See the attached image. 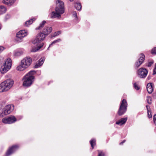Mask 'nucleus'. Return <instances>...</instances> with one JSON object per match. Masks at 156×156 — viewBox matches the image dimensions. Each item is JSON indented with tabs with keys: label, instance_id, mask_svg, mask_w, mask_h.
I'll return each instance as SVG.
<instances>
[{
	"label": "nucleus",
	"instance_id": "obj_1",
	"mask_svg": "<svg viewBox=\"0 0 156 156\" xmlns=\"http://www.w3.org/2000/svg\"><path fill=\"white\" fill-rule=\"evenodd\" d=\"M56 7L55 8V12H52L51 13V18L60 17L61 15L64 12V2L60 0L56 2Z\"/></svg>",
	"mask_w": 156,
	"mask_h": 156
},
{
	"label": "nucleus",
	"instance_id": "obj_2",
	"mask_svg": "<svg viewBox=\"0 0 156 156\" xmlns=\"http://www.w3.org/2000/svg\"><path fill=\"white\" fill-rule=\"evenodd\" d=\"M14 82L11 79H8L0 84V92H3L8 91L12 87Z\"/></svg>",
	"mask_w": 156,
	"mask_h": 156
},
{
	"label": "nucleus",
	"instance_id": "obj_3",
	"mask_svg": "<svg viewBox=\"0 0 156 156\" xmlns=\"http://www.w3.org/2000/svg\"><path fill=\"white\" fill-rule=\"evenodd\" d=\"M35 73L34 71H30L23 77V85L24 86L28 87L32 84L34 79V75Z\"/></svg>",
	"mask_w": 156,
	"mask_h": 156
},
{
	"label": "nucleus",
	"instance_id": "obj_4",
	"mask_svg": "<svg viewBox=\"0 0 156 156\" xmlns=\"http://www.w3.org/2000/svg\"><path fill=\"white\" fill-rule=\"evenodd\" d=\"M32 61L31 58L29 57L24 58L21 61L20 65L17 67V70L19 71L24 70L30 65Z\"/></svg>",
	"mask_w": 156,
	"mask_h": 156
},
{
	"label": "nucleus",
	"instance_id": "obj_5",
	"mask_svg": "<svg viewBox=\"0 0 156 156\" xmlns=\"http://www.w3.org/2000/svg\"><path fill=\"white\" fill-rule=\"evenodd\" d=\"M12 61L10 58H8L2 66L0 69V72L2 74L7 73L11 68Z\"/></svg>",
	"mask_w": 156,
	"mask_h": 156
},
{
	"label": "nucleus",
	"instance_id": "obj_6",
	"mask_svg": "<svg viewBox=\"0 0 156 156\" xmlns=\"http://www.w3.org/2000/svg\"><path fill=\"white\" fill-rule=\"evenodd\" d=\"M127 107V103L126 100L123 99L121 103L118 113L119 115H123L126 111Z\"/></svg>",
	"mask_w": 156,
	"mask_h": 156
},
{
	"label": "nucleus",
	"instance_id": "obj_7",
	"mask_svg": "<svg viewBox=\"0 0 156 156\" xmlns=\"http://www.w3.org/2000/svg\"><path fill=\"white\" fill-rule=\"evenodd\" d=\"M45 36L43 33H39L37 36L36 38L32 41L33 43L36 45L39 44V43L45 38Z\"/></svg>",
	"mask_w": 156,
	"mask_h": 156
},
{
	"label": "nucleus",
	"instance_id": "obj_8",
	"mask_svg": "<svg viewBox=\"0 0 156 156\" xmlns=\"http://www.w3.org/2000/svg\"><path fill=\"white\" fill-rule=\"evenodd\" d=\"M13 106L11 105H6L4 108L3 112L0 114V117H2L10 114L13 110Z\"/></svg>",
	"mask_w": 156,
	"mask_h": 156
},
{
	"label": "nucleus",
	"instance_id": "obj_9",
	"mask_svg": "<svg viewBox=\"0 0 156 156\" xmlns=\"http://www.w3.org/2000/svg\"><path fill=\"white\" fill-rule=\"evenodd\" d=\"M148 73L147 70L145 68H141L137 71V74L138 77L141 78H145Z\"/></svg>",
	"mask_w": 156,
	"mask_h": 156
},
{
	"label": "nucleus",
	"instance_id": "obj_10",
	"mask_svg": "<svg viewBox=\"0 0 156 156\" xmlns=\"http://www.w3.org/2000/svg\"><path fill=\"white\" fill-rule=\"evenodd\" d=\"M16 121V118L12 115H11L8 117L4 118L2 120V122L5 124H11Z\"/></svg>",
	"mask_w": 156,
	"mask_h": 156
},
{
	"label": "nucleus",
	"instance_id": "obj_11",
	"mask_svg": "<svg viewBox=\"0 0 156 156\" xmlns=\"http://www.w3.org/2000/svg\"><path fill=\"white\" fill-rule=\"evenodd\" d=\"M145 56L143 54H141L140 55V58L136 62L135 66L136 68H138L143 63L145 60Z\"/></svg>",
	"mask_w": 156,
	"mask_h": 156
},
{
	"label": "nucleus",
	"instance_id": "obj_12",
	"mask_svg": "<svg viewBox=\"0 0 156 156\" xmlns=\"http://www.w3.org/2000/svg\"><path fill=\"white\" fill-rule=\"evenodd\" d=\"M27 31L26 30H22L18 32L16 34V37L20 39H21L26 37L27 35Z\"/></svg>",
	"mask_w": 156,
	"mask_h": 156
},
{
	"label": "nucleus",
	"instance_id": "obj_13",
	"mask_svg": "<svg viewBox=\"0 0 156 156\" xmlns=\"http://www.w3.org/2000/svg\"><path fill=\"white\" fill-rule=\"evenodd\" d=\"M19 147L18 145H13L10 147L6 153V155L7 156L11 154L16 151Z\"/></svg>",
	"mask_w": 156,
	"mask_h": 156
},
{
	"label": "nucleus",
	"instance_id": "obj_14",
	"mask_svg": "<svg viewBox=\"0 0 156 156\" xmlns=\"http://www.w3.org/2000/svg\"><path fill=\"white\" fill-rule=\"evenodd\" d=\"M44 60V57L41 58L37 62L34 66V67L35 68H37L41 66L43 63Z\"/></svg>",
	"mask_w": 156,
	"mask_h": 156
},
{
	"label": "nucleus",
	"instance_id": "obj_15",
	"mask_svg": "<svg viewBox=\"0 0 156 156\" xmlns=\"http://www.w3.org/2000/svg\"><path fill=\"white\" fill-rule=\"evenodd\" d=\"M52 30L51 27H46L43 29V32L45 35H48L52 31Z\"/></svg>",
	"mask_w": 156,
	"mask_h": 156
},
{
	"label": "nucleus",
	"instance_id": "obj_16",
	"mask_svg": "<svg viewBox=\"0 0 156 156\" xmlns=\"http://www.w3.org/2000/svg\"><path fill=\"white\" fill-rule=\"evenodd\" d=\"M147 89L148 92L149 94H151L153 91V86L151 83H148L147 86Z\"/></svg>",
	"mask_w": 156,
	"mask_h": 156
},
{
	"label": "nucleus",
	"instance_id": "obj_17",
	"mask_svg": "<svg viewBox=\"0 0 156 156\" xmlns=\"http://www.w3.org/2000/svg\"><path fill=\"white\" fill-rule=\"evenodd\" d=\"M127 119V118L126 117L125 118H122L117 121L116 122V124L120 126L123 125L126 122Z\"/></svg>",
	"mask_w": 156,
	"mask_h": 156
},
{
	"label": "nucleus",
	"instance_id": "obj_18",
	"mask_svg": "<svg viewBox=\"0 0 156 156\" xmlns=\"http://www.w3.org/2000/svg\"><path fill=\"white\" fill-rule=\"evenodd\" d=\"M38 45H38H37V47L32 48L31 50V51L32 52H35L37 51L43 46L44 44L43 43H41Z\"/></svg>",
	"mask_w": 156,
	"mask_h": 156
},
{
	"label": "nucleus",
	"instance_id": "obj_19",
	"mask_svg": "<svg viewBox=\"0 0 156 156\" xmlns=\"http://www.w3.org/2000/svg\"><path fill=\"white\" fill-rule=\"evenodd\" d=\"M16 0H3V3L8 5H12Z\"/></svg>",
	"mask_w": 156,
	"mask_h": 156
},
{
	"label": "nucleus",
	"instance_id": "obj_20",
	"mask_svg": "<svg viewBox=\"0 0 156 156\" xmlns=\"http://www.w3.org/2000/svg\"><path fill=\"white\" fill-rule=\"evenodd\" d=\"M75 7L78 11H80L82 8L81 4L78 2L74 3Z\"/></svg>",
	"mask_w": 156,
	"mask_h": 156
},
{
	"label": "nucleus",
	"instance_id": "obj_21",
	"mask_svg": "<svg viewBox=\"0 0 156 156\" xmlns=\"http://www.w3.org/2000/svg\"><path fill=\"white\" fill-rule=\"evenodd\" d=\"M35 20V19H31L27 21H26L25 23V26L28 27V26L30 25L33 22V21Z\"/></svg>",
	"mask_w": 156,
	"mask_h": 156
},
{
	"label": "nucleus",
	"instance_id": "obj_22",
	"mask_svg": "<svg viewBox=\"0 0 156 156\" xmlns=\"http://www.w3.org/2000/svg\"><path fill=\"white\" fill-rule=\"evenodd\" d=\"M6 10V8L3 6H0V14L5 13Z\"/></svg>",
	"mask_w": 156,
	"mask_h": 156
},
{
	"label": "nucleus",
	"instance_id": "obj_23",
	"mask_svg": "<svg viewBox=\"0 0 156 156\" xmlns=\"http://www.w3.org/2000/svg\"><path fill=\"white\" fill-rule=\"evenodd\" d=\"M146 107L147 110L148 117L149 118H151L152 116V115L151 114V111L149 110V106L147 105L146 106Z\"/></svg>",
	"mask_w": 156,
	"mask_h": 156
},
{
	"label": "nucleus",
	"instance_id": "obj_24",
	"mask_svg": "<svg viewBox=\"0 0 156 156\" xmlns=\"http://www.w3.org/2000/svg\"><path fill=\"white\" fill-rule=\"evenodd\" d=\"M46 22L45 21H43L42 22V23L40 24L39 26L38 27H37L36 28V29H40L41 28H42L44 26V24L45 23H46Z\"/></svg>",
	"mask_w": 156,
	"mask_h": 156
},
{
	"label": "nucleus",
	"instance_id": "obj_25",
	"mask_svg": "<svg viewBox=\"0 0 156 156\" xmlns=\"http://www.w3.org/2000/svg\"><path fill=\"white\" fill-rule=\"evenodd\" d=\"M90 144L91 147L93 148L94 146L96 144V140L93 139L90 141Z\"/></svg>",
	"mask_w": 156,
	"mask_h": 156
},
{
	"label": "nucleus",
	"instance_id": "obj_26",
	"mask_svg": "<svg viewBox=\"0 0 156 156\" xmlns=\"http://www.w3.org/2000/svg\"><path fill=\"white\" fill-rule=\"evenodd\" d=\"M61 41V40L60 39H58L54 41L49 46V47L48 48L51 46L52 44H55L56 43H58V42H59Z\"/></svg>",
	"mask_w": 156,
	"mask_h": 156
},
{
	"label": "nucleus",
	"instance_id": "obj_27",
	"mask_svg": "<svg viewBox=\"0 0 156 156\" xmlns=\"http://www.w3.org/2000/svg\"><path fill=\"white\" fill-rule=\"evenodd\" d=\"M147 103L149 104H151V97L150 96H147Z\"/></svg>",
	"mask_w": 156,
	"mask_h": 156
},
{
	"label": "nucleus",
	"instance_id": "obj_28",
	"mask_svg": "<svg viewBox=\"0 0 156 156\" xmlns=\"http://www.w3.org/2000/svg\"><path fill=\"white\" fill-rule=\"evenodd\" d=\"M61 34V31H58L56 32H55L54 34H53L51 36L52 37H54L55 36H56L58 35L59 34Z\"/></svg>",
	"mask_w": 156,
	"mask_h": 156
},
{
	"label": "nucleus",
	"instance_id": "obj_29",
	"mask_svg": "<svg viewBox=\"0 0 156 156\" xmlns=\"http://www.w3.org/2000/svg\"><path fill=\"white\" fill-rule=\"evenodd\" d=\"M151 53L152 54L156 55V47L152 49L151 51Z\"/></svg>",
	"mask_w": 156,
	"mask_h": 156
},
{
	"label": "nucleus",
	"instance_id": "obj_30",
	"mask_svg": "<svg viewBox=\"0 0 156 156\" xmlns=\"http://www.w3.org/2000/svg\"><path fill=\"white\" fill-rule=\"evenodd\" d=\"M154 63V61L153 60H151L148 62L147 63V66L148 67H150Z\"/></svg>",
	"mask_w": 156,
	"mask_h": 156
},
{
	"label": "nucleus",
	"instance_id": "obj_31",
	"mask_svg": "<svg viewBox=\"0 0 156 156\" xmlns=\"http://www.w3.org/2000/svg\"><path fill=\"white\" fill-rule=\"evenodd\" d=\"M23 52L21 51H18L15 53V55L16 56H19L22 54Z\"/></svg>",
	"mask_w": 156,
	"mask_h": 156
},
{
	"label": "nucleus",
	"instance_id": "obj_32",
	"mask_svg": "<svg viewBox=\"0 0 156 156\" xmlns=\"http://www.w3.org/2000/svg\"><path fill=\"white\" fill-rule=\"evenodd\" d=\"M133 87L136 90H139L140 88L138 85L136 84V83H134L133 84Z\"/></svg>",
	"mask_w": 156,
	"mask_h": 156
},
{
	"label": "nucleus",
	"instance_id": "obj_33",
	"mask_svg": "<svg viewBox=\"0 0 156 156\" xmlns=\"http://www.w3.org/2000/svg\"><path fill=\"white\" fill-rule=\"evenodd\" d=\"M153 120L154 124L156 125V115H155L154 116Z\"/></svg>",
	"mask_w": 156,
	"mask_h": 156
},
{
	"label": "nucleus",
	"instance_id": "obj_34",
	"mask_svg": "<svg viewBox=\"0 0 156 156\" xmlns=\"http://www.w3.org/2000/svg\"><path fill=\"white\" fill-rule=\"evenodd\" d=\"M104 155L105 154L102 151L99 152L98 156H104Z\"/></svg>",
	"mask_w": 156,
	"mask_h": 156
},
{
	"label": "nucleus",
	"instance_id": "obj_35",
	"mask_svg": "<svg viewBox=\"0 0 156 156\" xmlns=\"http://www.w3.org/2000/svg\"><path fill=\"white\" fill-rule=\"evenodd\" d=\"M155 74H156V63L155 64V67L153 70V74L154 75Z\"/></svg>",
	"mask_w": 156,
	"mask_h": 156
},
{
	"label": "nucleus",
	"instance_id": "obj_36",
	"mask_svg": "<svg viewBox=\"0 0 156 156\" xmlns=\"http://www.w3.org/2000/svg\"><path fill=\"white\" fill-rule=\"evenodd\" d=\"M73 16L75 17L76 18H77V13L76 12H73Z\"/></svg>",
	"mask_w": 156,
	"mask_h": 156
},
{
	"label": "nucleus",
	"instance_id": "obj_37",
	"mask_svg": "<svg viewBox=\"0 0 156 156\" xmlns=\"http://www.w3.org/2000/svg\"><path fill=\"white\" fill-rule=\"evenodd\" d=\"M4 49V47L2 46H0V52L2 51Z\"/></svg>",
	"mask_w": 156,
	"mask_h": 156
},
{
	"label": "nucleus",
	"instance_id": "obj_38",
	"mask_svg": "<svg viewBox=\"0 0 156 156\" xmlns=\"http://www.w3.org/2000/svg\"><path fill=\"white\" fill-rule=\"evenodd\" d=\"M10 75L7 74L5 76V77L6 78H9L10 77Z\"/></svg>",
	"mask_w": 156,
	"mask_h": 156
},
{
	"label": "nucleus",
	"instance_id": "obj_39",
	"mask_svg": "<svg viewBox=\"0 0 156 156\" xmlns=\"http://www.w3.org/2000/svg\"><path fill=\"white\" fill-rule=\"evenodd\" d=\"M125 142V140H124L123 141H122V142H121V143H120V145L124 143Z\"/></svg>",
	"mask_w": 156,
	"mask_h": 156
},
{
	"label": "nucleus",
	"instance_id": "obj_40",
	"mask_svg": "<svg viewBox=\"0 0 156 156\" xmlns=\"http://www.w3.org/2000/svg\"><path fill=\"white\" fill-rule=\"evenodd\" d=\"M69 1H70V2H72L74 0H69Z\"/></svg>",
	"mask_w": 156,
	"mask_h": 156
}]
</instances>
